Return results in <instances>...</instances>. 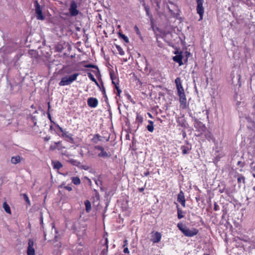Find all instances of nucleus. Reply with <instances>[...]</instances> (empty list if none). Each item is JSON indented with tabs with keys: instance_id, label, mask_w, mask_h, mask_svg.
Returning a JSON list of instances; mask_svg holds the SVG:
<instances>
[{
	"instance_id": "79ce46f5",
	"label": "nucleus",
	"mask_w": 255,
	"mask_h": 255,
	"mask_svg": "<svg viewBox=\"0 0 255 255\" xmlns=\"http://www.w3.org/2000/svg\"><path fill=\"white\" fill-rule=\"evenodd\" d=\"M66 137L69 139V140L71 141V142H73V139L71 137V134H70L69 135H66Z\"/></svg>"
},
{
	"instance_id": "09e8293b",
	"label": "nucleus",
	"mask_w": 255,
	"mask_h": 255,
	"mask_svg": "<svg viewBox=\"0 0 255 255\" xmlns=\"http://www.w3.org/2000/svg\"><path fill=\"white\" fill-rule=\"evenodd\" d=\"M50 137L49 136H47L44 138V140L45 141H48L49 140H50Z\"/></svg>"
},
{
	"instance_id": "4c0bfd02",
	"label": "nucleus",
	"mask_w": 255,
	"mask_h": 255,
	"mask_svg": "<svg viewBox=\"0 0 255 255\" xmlns=\"http://www.w3.org/2000/svg\"><path fill=\"white\" fill-rule=\"evenodd\" d=\"M63 187H64V188H65V189H66L69 191H71L72 190V188L70 186H65Z\"/></svg>"
},
{
	"instance_id": "4468645a",
	"label": "nucleus",
	"mask_w": 255,
	"mask_h": 255,
	"mask_svg": "<svg viewBox=\"0 0 255 255\" xmlns=\"http://www.w3.org/2000/svg\"><path fill=\"white\" fill-rule=\"evenodd\" d=\"M182 56L181 54L177 55L173 57V60L179 63L180 66L183 64L182 62Z\"/></svg>"
},
{
	"instance_id": "603ef678",
	"label": "nucleus",
	"mask_w": 255,
	"mask_h": 255,
	"mask_svg": "<svg viewBox=\"0 0 255 255\" xmlns=\"http://www.w3.org/2000/svg\"><path fill=\"white\" fill-rule=\"evenodd\" d=\"M138 190L139 192H141L142 191H143L144 190V188L142 187V188H140L138 189Z\"/></svg>"
},
{
	"instance_id": "412c9836",
	"label": "nucleus",
	"mask_w": 255,
	"mask_h": 255,
	"mask_svg": "<svg viewBox=\"0 0 255 255\" xmlns=\"http://www.w3.org/2000/svg\"><path fill=\"white\" fill-rule=\"evenodd\" d=\"M72 182L75 185H79L81 183V180L78 177H73L72 178Z\"/></svg>"
},
{
	"instance_id": "f704fd0d",
	"label": "nucleus",
	"mask_w": 255,
	"mask_h": 255,
	"mask_svg": "<svg viewBox=\"0 0 255 255\" xmlns=\"http://www.w3.org/2000/svg\"><path fill=\"white\" fill-rule=\"evenodd\" d=\"M54 144H56L58 147H60V148L61 147V150L62 149H63V148H65V147H64V146H62V145H61V142H60V141L55 142L54 143Z\"/></svg>"
},
{
	"instance_id": "a211bd4d",
	"label": "nucleus",
	"mask_w": 255,
	"mask_h": 255,
	"mask_svg": "<svg viewBox=\"0 0 255 255\" xmlns=\"http://www.w3.org/2000/svg\"><path fill=\"white\" fill-rule=\"evenodd\" d=\"M148 122L149 125L146 126V128L149 131L152 132L154 130L153 122L151 121H148Z\"/></svg>"
},
{
	"instance_id": "f03ea898",
	"label": "nucleus",
	"mask_w": 255,
	"mask_h": 255,
	"mask_svg": "<svg viewBox=\"0 0 255 255\" xmlns=\"http://www.w3.org/2000/svg\"><path fill=\"white\" fill-rule=\"evenodd\" d=\"M177 227L187 237H193L196 235L198 233V231L196 229L194 228L190 230L180 223L177 224Z\"/></svg>"
},
{
	"instance_id": "6e6552de",
	"label": "nucleus",
	"mask_w": 255,
	"mask_h": 255,
	"mask_svg": "<svg viewBox=\"0 0 255 255\" xmlns=\"http://www.w3.org/2000/svg\"><path fill=\"white\" fill-rule=\"evenodd\" d=\"M34 243L32 239H29L28 243L27 250V255H35V250L33 248Z\"/></svg>"
},
{
	"instance_id": "49530a36",
	"label": "nucleus",
	"mask_w": 255,
	"mask_h": 255,
	"mask_svg": "<svg viewBox=\"0 0 255 255\" xmlns=\"http://www.w3.org/2000/svg\"><path fill=\"white\" fill-rule=\"evenodd\" d=\"M124 245H123V247H124V248H125V247H126L127 246V245H128V241H127V240H125L124 241Z\"/></svg>"
},
{
	"instance_id": "20e7f679",
	"label": "nucleus",
	"mask_w": 255,
	"mask_h": 255,
	"mask_svg": "<svg viewBox=\"0 0 255 255\" xmlns=\"http://www.w3.org/2000/svg\"><path fill=\"white\" fill-rule=\"evenodd\" d=\"M69 11L72 16H75L78 14L79 11L77 9V4L74 0L71 1Z\"/></svg>"
},
{
	"instance_id": "cd10ccee",
	"label": "nucleus",
	"mask_w": 255,
	"mask_h": 255,
	"mask_svg": "<svg viewBox=\"0 0 255 255\" xmlns=\"http://www.w3.org/2000/svg\"><path fill=\"white\" fill-rule=\"evenodd\" d=\"M88 77L93 82H95L96 84L98 85V83L97 82V81H96V79L95 78L94 76H93V75L92 74H91V73H89L88 74Z\"/></svg>"
},
{
	"instance_id": "052dcab7",
	"label": "nucleus",
	"mask_w": 255,
	"mask_h": 255,
	"mask_svg": "<svg viewBox=\"0 0 255 255\" xmlns=\"http://www.w3.org/2000/svg\"><path fill=\"white\" fill-rule=\"evenodd\" d=\"M48 110H49V109H50V103H48Z\"/></svg>"
},
{
	"instance_id": "e2e57ef3",
	"label": "nucleus",
	"mask_w": 255,
	"mask_h": 255,
	"mask_svg": "<svg viewBox=\"0 0 255 255\" xmlns=\"http://www.w3.org/2000/svg\"><path fill=\"white\" fill-rule=\"evenodd\" d=\"M33 122H34V126H36V122H34V121H33Z\"/></svg>"
},
{
	"instance_id": "c9c22d12",
	"label": "nucleus",
	"mask_w": 255,
	"mask_h": 255,
	"mask_svg": "<svg viewBox=\"0 0 255 255\" xmlns=\"http://www.w3.org/2000/svg\"><path fill=\"white\" fill-rule=\"evenodd\" d=\"M110 77H111V79L112 80L113 84H114L115 85L116 87L117 86L116 82L114 81L115 79L114 78V76H113V74L112 73V72H110Z\"/></svg>"
},
{
	"instance_id": "aec40b11",
	"label": "nucleus",
	"mask_w": 255,
	"mask_h": 255,
	"mask_svg": "<svg viewBox=\"0 0 255 255\" xmlns=\"http://www.w3.org/2000/svg\"><path fill=\"white\" fill-rule=\"evenodd\" d=\"M175 83L177 89L183 87L181 84V79L179 77H177L176 78V79L175 80Z\"/></svg>"
},
{
	"instance_id": "b1692460",
	"label": "nucleus",
	"mask_w": 255,
	"mask_h": 255,
	"mask_svg": "<svg viewBox=\"0 0 255 255\" xmlns=\"http://www.w3.org/2000/svg\"><path fill=\"white\" fill-rule=\"evenodd\" d=\"M143 122V118L139 114H137L136 118V122L138 123V125L141 124Z\"/></svg>"
},
{
	"instance_id": "9d476101",
	"label": "nucleus",
	"mask_w": 255,
	"mask_h": 255,
	"mask_svg": "<svg viewBox=\"0 0 255 255\" xmlns=\"http://www.w3.org/2000/svg\"><path fill=\"white\" fill-rule=\"evenodd\" d=\"M87 104L91 108H96L98 104V101L95 98H90L87 100Z\"/></svg>"
},
{
	"instance_id": "c756f323",
	"label": "nucleus",
	"mask_w": 255,
	"mask_h": 255,
	"mask_svg": "<svg viewBox=\"0 0 255 255\" xmlns=\"http://www.w3.org/2000/svg\"><path fill=\"white\" fill-rule=\"evenodd\" d=\"M75 251L77 254L81 253L83 251L82 246L81 245H79L78 247H76Z\"/></svg>"
},
{
	"instance_id": "864d4df0",
	"label": "nucleus",
	"mask_w": 255,
	"mask_h": 255,
	"mask_svg": "<svg viewBox=\"0 0 255 255\" xmlns=\"http://www.w3.org/2000/svg\"><path fill=\"white\" fill-rule=\"evenodd\" d=\"M40 224H43V217H42V216L40 217Z\"/></svg>"
},
{
	"instance_id": "f3484780",
	"label": "nucleus",
	"mask_w": 255,
	"mask_h": 255,
	"mask_svg": "<svg viewBox=\"0 0 255 255\" xmlns=\"http://www.w3.org/2000/svg\"><path fill=\"white\" fill-rule=\"evenodd\" d=\"M85 205L86 208V211L87 213L90 212L91 210V202L87 200L85 201Z\"/></svg>"
},
{
	"instance_id": "6ab92c4d",
	"label": "nucleus",
	"mask_w": 255,
	"mask_h": 255,
	"mask_svg": "<svg viewBox=\"0 0 255 255\" xmlns=\"http://www.w3.org/2000/svg\"><path fill=\"white\" fill-rule=\"evenodd\" d=\"M3 208L4 209L5 212L8 214H11V210L9 205L6 203V202H4L3 204Z\"/></svg>"
},
{
	"instance_id": "bf43d9fd",
	"label": "nucleus",
	"mask_w": 255,
	"mask_h": 255,
	"mask_svg": "<svg viewBox=\"0 0 255 255\" xmlns=\"http://www.w3.org/2000/svg\"><path fill=\"white\" fill-rule=\"evenodd\" d=\"M241 163H242V162H241V161H238V162L237 164H238V165H240V164H241Z\"/></svg>"
},
{
	"instance_id": "72a5a7b5",
	"label": "nucleus",
	"mask_w": 255,
	"mask_h": 255,
	"mask_svg": "<svg viewBox=\"0 0 255 255\" xmlns=\"http://www.w3.org/2000/svg\"><path fill=\"white\" fill-rule=\"evenodd\" d=\"M238 182L239 183H241L242 181H243L244 183L245 182V178L243 176H240L237 179Z\"/></svg>"
},
{
	"instance_id": "1a4fd4ad",
	"label": "nucleus",
	"mask_w": 255,
	"mask_h": 255,
	"mask_svg": "<svg viewBox=\"0 0 255 255\" xmlns=\"http://www.w3.org/2000/svg\"><path fill=\"white\" fill-rule=\"evenodd\" d=\"M161 238V235L159 232L152 233L151 241L154 243H158Z\"/></svg>"
},
{
	"instance_id": "c03bdc74",
	"label": "nucleus",
	"mask_w": 255,
	"mask_h": 255,
	"mask_svg": "<svg viewBox=\"0 0 255 255\" xmlns=\"http://www.w3.org/2000/svg\"><path fill=\"white\" fill-rule=\"evenodd\" d=\"M124 253L125 254H128L129 253V251H128V248L127 247H125L124 248Z\"/></svg>"
},
{
	"instance_id": "0e129e2a",
	"label": "nucleus",
	"mask_w": 255,
	"mask_h": 255,
	"mask_svg": "<svg viewBox=\"0 0 255 255\" xmlns=\"http://www.w3.org/2000/svg\"><path fill=\"white\" fill-rule=\"evenodd\" d=\"M57 237L56 236L55 237V240L56 241H57V239H57Z\"/></svg>"
},
{
	"instance_id": "2f4dec72",
	"label": "nucleus",
	"mask_w": 255,
	"mask_h": 255,
	"mask_svg": "<svg viewBox=\"0 0 255 255\" xmlns=\"http://www.w3.org/2000/svg\"><path fill=\"white\" fill-rule=\"evenodd\" d=\"M23 196L24 199L27 203V204H28L29 205H30V200H29L28 196H27V195L26 194H23Z\"/></svg>"
},
{
	"instance_id": "dca6fc26",
	"label": "nucleus",
	"mask_w": 255,
	"mask_h": 255,
	"mask_svg": "<svg viewBox=\"0 0 255 255\" xmlns=\"http://www.w3.org/2000/svg\"><path fill=\"white\" fill-rule=\"evenodd\" d=\"M179 97V102L181 105L184 106L186 105V98L185 94L178 95Z\"/></svg>"
},
{
	"instance_id": "f8f14e48",
	"label": "nucleus",
	"mask_w": 255,
	"mask_h": 255,
	"mask_svg": "<svg viewBox=\"0 0 255 255\" xmlns=\"http://www.w3.org/2000/svg\"><path fill=\"white\" fill-rule=\"evenodd\" d=\"M143 6H144V10L146 11V15L150 18L151 23H152L153 22V18L152 15L150 12L149 6L147 5H146L145 2H143Z\"/></svg>"
},
{
	"instance_id": "a878e982",
	"label": "nucleus",
	"mask_w": 255,
	"mask_h": 255,
	"mask_svg": "<svg viewBox=\"0 0 255 255\" xmlns=\"http://www.w3.org/2000/svg\"><path fill=\"white\" fill-rule=\"evenodd\" d=\"M92 140L94 142L97 143L98 141H101L102 140L100 138V136L98 134H97L94 136Z\"/></svg>"
},
{
	"instance_id": "c85d7f7f",
	"label": "nucleus",
	"mask_w": 255,
	"mask_h": 255,
	"mask_svg": "<svg viewBox=\"0 0 255 255\" xmlns=\"http://www.w3.org/2000/svg\"><path fill=\"white\" fill-rule=\"evenodd\" d=\"M119 36L121 38L123 39V40L126 42L128 43L129 42L128 38L127 36H126L125 35L122 34L121 33H119Z\"/></svg>"
},
{
	"instance_id": "7c9ffc66",
	"label": "nucleus",
	"mask_w": 255,
	"mask_h": 255,
	"mask_svg": "<svg viewBox=\"0 0 255 255\" xmlns=\"http://www.w3.org/2000/svg\"><path fill=\"white\" fill-rule=\"evenodd\" d=\"M178 92V95H182L184 93V89L183 87L177 89Z\"/></svg>"
},
{
	"instance_id": "a19ab883",
	"label": "nucleus",
	"mask_w": 255,
	"mask_h": 255,
	"mask_svg": "<svg viewBox=\"0 0 255 255\" xmlns=\"http://www.w3.org/2000/svg\"><path fill=\"white\" fill-rule=\"evenodd\" d=\"M95 183H96V184L97 185H102V181H101V180H96V181H95Z\"/></svg>"
},
{
	"instance_id": "6e6d98bb",
	"label": "nucleus",
	"mask_w": 255,
	"mask_h": 255,
	"mask_svg": "<svg viewBox=\"0 0 255 255\" xmlns=\"http://www.w3.org/2000/svg\"><path fill=\"white\" fill-rule=\"evenodd\" d=\"M66 135H67V134L66 132L64 131V132H63L62 136H66Z\"/></svg>"
},
{
	"instance_id": "338daca9",
	"label": "nucleus",
	"mask_w": 255,
	"mask_h": 255,
	"mask_svg": "<svg viewBox=\"0 0 255 255\" xmlns=\"http://www.w3.org/2000/svg\"><path fill=\"white\" fill-rule=\"evenodd\" d=\"M220 191L221 193H222V192H223V190H221V189L220 190Z\"/></svg>"
},
{
	"instance_id": "13d9d810",
	"label": "nucleus",
	"mask_w": 255,
	"mask_h": 255,
	"mask_svg": "<svg viewBox=\"0 0 255 255\" xmlns=\"http://www.w3.org/2000/svg\"><path fill=\"white\" fill-rule=\"evenodd\" d=\"M55 246H57V247H60L61 246V244L60 243H59L58 244H57L56 245H55Z\"/></svg>"
},
{
	"instance_id": "2eb2a0df",
	"label": "nucleus",
	"mask_w": 255,
	"mask_h": 255,
	"mask_svg": "<svg viewBox=\"0 0 255 255\" xmlns=\"http://www.w3.org/2000/svg\"><path fill=\"white\" fill-rule=\"evenodd\" d=\"M21 158L20 156L19 155H16V156H12L11 158V160H10V161H11V163L13 164H16L18 163H19L21 161Z\"/></svg>"
},
{
	"instance_id": "4be33fe9",
	"label": "nucleus",
	"mask_w": 255,
	"mask_h": 255,
	"mask_svg": "<svg viewBox=\"0 0 255 255\" xmlns=\"http://www.w3.org/2000/svg\"><path fill=\"white\" fill-rule=\"evenodd\" d=\"M68 162L70 163L71 164L77 166H79L81 164V163L79 161L74 159H70L68 160Z\"/></svg>"
},
{
	"instance_id": "9b49d317",
	"label": "nucleus",
	"mask_w": 255,
	"mask_h": 255,
	"mask_svg": "<svg viewBox=\"0 0 255 255\" xmlns=\"http://www.w3.org/2000/svg\"><path fill=\"white\" fill-rule=\"evenodd\" d=\"M177 201L181 203L183 207H185V199L184 194L182 191H180L178 194Z\"/></svg>"
},
{
	"instance_id": "774afa93",
	"label": "nucleus",
	"mask_w": 255,
	"mask_h": 255,
	"mask_svg": "<svg viewBox=\"0 0 255 255\" xmlns=\"http://www.w3.org/2000/svg\"><path fill=\"white\" fill-rule=\"evenodd\" d=\"M254 190L255 191V186L253 188Z\"/></svg>"
},
{
	"instance_id": "a18cd8bd",
	"label": "nucleus",
	"mask_w": 255,
	"mask_h": 255,
	"mask_svg": "<svg viewBox=\"0 0 255 255\" xmlns=\"http://www.w3.org/2000/svg\"><path fill=\"white\" fill-rule=\"evenodd\" d=\"M86 67L87 68H94L96 67V66L92 65V64L87 65L86 66Z\"/></svg>"
},
{
	"instance_id": "58836bf2",
	"label": "nucleus",
	"mask_w": 255,
	"mask_h": 255,
	"mask_svg": "<svg viewBox=\"0 0 255 255\" xmlns=\"http://www.w3.org/2000/svg\"><path fill=\"white\" fill-rule=\"evenodd\" d=\"M214 210L215 211H217L219 209V206L217 205V204L216 203H214Z\"/></svg>"
},
{
	"instance_id": "0eeeda50",
	"label": "nucleus",
	"mask_w": 255,
	"mask_h": 255,
	"mask_svg": "<svg viewBox=\"0 0 255 255\" xmlns=\"http://www.w3.org/2000/svg\"><path fill=\"white\" fill-rule=\"evenodd\" d=\"M197 6V12L200 15L199 20L203 19V16L204 12V9L203 6V3L204 0H196Z\"/></svg>"
},
{
	"instance_id": "4d7b16f0",
	"label": "nucleus",
	"mask_w": 255,
	"mask_h": 255,
	"mask_svg": "<svg viewBox=\"0 0 255 255\" xmlns=\"http://www.w3.org/2000/svg\"><path fill=\"white\" fill-rule=\"evenodd\" d=\"M43 233H44V239L46 240V234H45V232L44 231V232H43Z\"/></svg>"
},
{
	"instance_id": "8fccbe9b",
	"label": "nucleus",
	"mask_w": 255,
	"mask_h": 255,
	"mask_svg": "<svg viewBox=\"0 0 255 255\" xmlns=\"http://www.w3.org/2000/svg\"><path fill=\"white\" fill-rule=\"evenodd\" d=\"M47 115H48V118L51 121V117L50 114L49 113V111L47 113Z\"/></svg>"
},
{
	"instance_id": "37998d69",
	"label": "nucleus",
	"mask_w": 255,
	"mask_h": 255,
	"mask_svg": "<svg viewBox=\"0 0 255 255\" xmlns=\"http://www.w3.org/2000/svg\"><path fill=\"white\" fill-rule=\"evenodd\" d=\"M116 89L117 90L118 95L119 96H120V93L122 92V91L119 89V87H118V86H116Z\"/></svg>"
},
{
	"instance_id": "f257e3e1",
	"label": "nucleus",
	"mask_w": 255,
	"mask_h": 255,
	"mask_svg": "<svg viewBox=\"0 0 255 255\" xmlns=\"http://www.w3.org/2000/svg\"><path fill=\"white\" fill-rule=\"evenodd\" d=\"M79 75V73H75L71 75L66 76L61 79L59 85L61 86L69 85L75 81Z\"/></svg>"
},
{
	"instance_id": "69168bd1",
	"label": "nucleus",
	"mask_w": 255,
	"mask_h": 255,
	"mask_svg": "<svg viewBox=\"0 0 255 255\" xmlns=\"http://www.w3.org/2000/svg\"><path fill=\"white\" fill-rule=\"evenodd\" d=\"M253 176L254 177H255V173H253Z\"/></svg>"
},
{
	"instance_id": "5701e85b",
	"label": "nucleus",
	"mask_w": 255,
	"mask_h": 255,
	"mask_svg": "<svg viewBox=\"0 0 255 255\" xmlns=\"http://www.w3.org/2000/svg\"><path fill=\"white\" fill-rule=\"evenodd\" d=\"M177 217L179 219L184 217L183 212L179 208L178 205L177 206Z\"/></svg>"
},
{
	"instance_id": "393cba45",
	"label": "nucleus",
	"mask_w": 255,
	"mask_h": 255,
	"mask_svg": "<svg viewBox=\"0 0 255 255\" xmlns=\"http://www.w3.org/2000/svg\"><path fill=\"white\" fill-rule=\"evenodd\" d=\"M53 167L55 169H59L62 167V164L60 162L56 161L54 163Z\"/></svg>"
},
{
	"instance_id": "de8ad7c7",
	"label": "nucleus",
	"mask_w": 255,
	"mask_h": 255,
	"mask_svg": "<svg viewBox=\"0 0 255 255\" xmlns=\"http://www.w3.org/2000/svg\"><path fill=\"white\" fill-rule=\"evenodd\" d=\"M56 126L61 132H62V133L64 132V130H63L62 128H61L59 125H57Z\"/></svg>"
},
{
	"instance_id": "ddd939ff",
	"label": "nucleus",
	"mask_w": 255,
	"mask_h": 255,
	"mask_svg": "<svg viewBox=\"0 0 255 255\" xmlns=\"http://www.w3.org/2000/svg\"><path fill=\"white\" fill-rule=\"evenodd\" d=\"M192 146L190 144H187V145H182L181 147V149L182 150V153L183 154L185 155L186 154H188L190 150L191 149Z\"/></svg>"
},
{
	"instance_id": "423d86ee",
	"label": "nucleus",
	"mask_w": 255,
	"mask_h": 255,
	"mask_svg": "<svg viewBox=\"0 0 255 255\" xmlns=\"http://www.w3.org/2000/svg\"><path fill=\"white\" fill-rule=\"evenodd\" d=\"M194 126L195 128H196L198 131L202 133L204 132L206 129L205 126L200 121L197 119H194Z\"/></svg>"
},
{
	"instance_id": "680f3d73",
	"label": "nucleus",
	"mask_w": 255,
	"mask_h": 255,
	"mask_svg": "<svg viewBox=\"0 0 255 255\" xmlns=\"http://www.w3.org/2000/svg\"><path fill=\"white\" fill-rule=\"evenodd\" d=\"M73 230H74L75 232L77 231V230L76 229V228L75 227H74Z\"/></svg>"
},
{
	"instance_id": "3c124183",
	"label": "nucleus",
	"mask_w": 255,
	"mask_h": 255,
	"mask_svg": "<svg viewBox=\"0 0 255 255\" xmlns=\"http://www.w3.org/2000/svg\"><path fill=\"white\" fill-rule=\"evenodd\" d=\"M156 5H157V8H159V1H158L157 0L156 1Z\"/></svg>"
},
{
	"instance_id": "39448f33",
	"label": "nucleus",
	"mask_w": 255,
	"mask_h": 255,
	"mask_svg": "<svg viewBox=\"0 0 255 255\" xmlns=\"http://www.w3.org/2000/svg\"><path fill=\"white\" fill-rule=\"evenodd\" d=\"M94 148L101 151L100 153H99L98 155V156L100 157L109 158L111 156L110 153L105 151L104 148L102 146L96 145L94 147Z\"/></svg>"
},
{
	"instance_id": "7ed1b4c3",
	"label": "nucleus",
	"mask_w": 255,
	"mask_h": 255,
	"mask_svg": "<svg viewBox=\"0 0 255 255\" xmlns=\"http://www.w3.org/2000/svg\"><path fill=\"white\" fill-rule=\"evenodd\" d=\"M34 6L35 8V10L36 18L39 20H44L45 19V16L42 13L41 6L37 1H34Z\"/></svg>"
},
{
	"instance_id": "473e14b6",
	"label": "nucleus",
	"mask_w": 255,
	"mask_h": 255,
	"mask_svg": "<svg viewBox=\"0 0 255 255\" xmlns=\"http://www.w3.org/2000/svg\"><path fill=\"white\" fill-rule=\"evenodd\" d=\"M50 149L51 150H54L56 149H58L59 150H61V147H58L56 144L54 145H51L49 147Z\"/></svg>"
},
{
	"instance_id": "e433bc0d",
	"label": "nucleus",
	"mask_w": 255,
	"mask_h": 255,
	"mask_svg": "<svg viewBox=\"0 0 255 255\" xmlns=\"http://www.w3.org/2000/svg\"><path fill=\"white\" fill-rule=\"evenodd\" d=\"M103 94L104 95V97L106 98V99H108L107 96L106 94V90L104 86L102 87V90Z\"/></svg>"
},
{
	"instance_id": "5fc2aeb1",
	"label": "nucleus",
	"mask_w": 255,
	"mask_h": 255,
	"mask_svg": "<svg viewBox=\"0 0 255 255\" xmlns=\"http://www.w3.org/2000/svg\"><path fill=\"white\" fill-rule=\"evenodd\" d=\"M149 173L148 171L144 173V176H147L148 175H149Z\"/></svg>"
},
{
	"instance_id": "ea45409f",
	"label": "nucleus",
	"mask_w": 255,
	"mask_h": 255,
	"mask_svg": "<svg viewBox=\"0 0 255 255\" xmlns=\"http://www.w3.org/2000/svg\"><path fill=\"white\" fill-rule=\"evenodd\" d=\"M134 29H135V30L136 32V33H137V34H139H139H140V31H139V30L138 28L137 27V26H136V25H135V26H134Z\"/></svg>"
},
{
	"instance_id": "bb28decb",
	"label": "nucleus",
	"mask_w": 255,
	"mask_h": 255,
	"mask_svg": "<svg viewBox=\"0 0 255 255\" xmlns=\"http://www.w3.org/2000/svg\"><path fill=\"white\" fill-rule=\"evenodd\" d=\"M116 47L118 50V51H119V54L121 55H124V54H125V52L124 51V50H123L122 48L119 46V45H116Z\"/></svg>"
}]
</instances>
